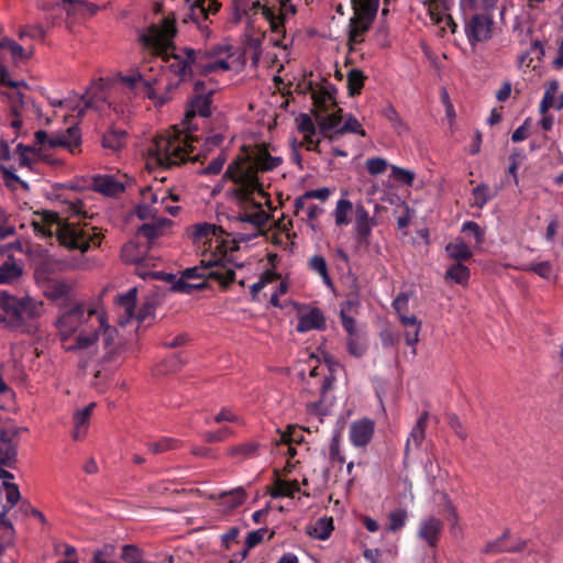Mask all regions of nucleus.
<instances>
[{
	"label": "nucleus",
	"instance_id": "obj_43",
	"mask_svg": "<svg viewBox=\"0 0 563 563\" xmlns=\"http://www.w3.org/2000/svg\"><path fill=\"white\" fill-rule=\"evenodd\" d=\"M356 302L349 301L345 303V306L340 311V318L343 328L349 333V336H358L357 328H356V321L353 317H350L347 314V310H351L353 307H356Z\"/></svg>",
	"mask_w": 563,
	"mask_h": 563
},
{
	"label": "nucleus",
	"instance_id": "obj_33",
	"mask_svg": "<svg viewBox=\"0 0 563 563\" xmlns=\"http://www.w3.org/2000/svg\"><path fill=\"white\" fill-rule=\"evenodd\" d=\"M333 530V520L332 518H320L318 519L313 526L309 528V534L319 540H325L330 537Z\"/></svg>",
	"mask_w": 563,
	"mask_h": 563
},
{
	"label": "nucleus",
	"instance_id": "obj_22",
	"mask_svg": "<svg viewBox=\"0 0 563 563\" xmlns=\"http://www.w3.org/2000/svg\"><path fill=\"white\" fill-rule=\"evenodd\" d=\"M208 279V265L202 264L187 268L179 282L175 285V288L179 291H189L191 288H201L203 282Z\"/></svg>",
	"mask_w": 563,
	"mask_h": 563
},
{
	"label": "nucleus",
	"instance_id": "obj_49",
	"mask_svg": "<svg viewBox=\"0 0 563 563\" xmlns=\"http://www.w3.org/2000/svg\"><path fill=\"white\" fill-rule=\"evenodd\" d=\"M9 97L12 99L11 113L14 117L11 121V125L18 130L22 126V120L20 118V112L23 108L22 93L19 90H14Z\"/></svg>",
	"mask_w": 563,
	"mask_h": 563
},
{
	"label": "nucleus",
	"instance_id": "obj_27",
	"mask_svg": "<svg viewBox=\"0 0 563 563\" xmlns=\"http://www.w3.org/2000/svg\"><path fill=\"white\" fill-rule=\"evenodd\" d=\"M74 289V283L65 279L52 280L46 289L45 296L52 301H65L69 298Z\"/></svg>",
	"mask_w": 563,
	"mask_h": 563
},
{
	"label": "nucleus",
	"instance_id": "obj_11",
	"mask_svg": "<svg viewBox=\"0 0 563 563\" xmlns=\"http://www.w3.org/2000/svg\"><path fill=\"white\" fill-rule=\"evenodd\" d=\"M253 7L260 9L263 18L269 23L272 32L277 35L276 38L272 40L273 45L279 47L286 54L287 46L283 43V40L279 38V35H283V38L285 37V19L288 15L295 14L296 10L294 5L287 0H280L277 5L272 7L255 1Z\"/></svg>",
	"mask_w": 563,
	"mask_h": 563
},
{
	"label": "nucleus",
	"instance_id": "obj_30",
	"mask_svg": "<svg viewBox=\"0 0 563 563\" xmlns=\"http://www.w3.org/2000/svg\"><path fill=\"white\" fill-rule=\"evenodd\" d=\"M448 256L456 261H467L473 256L471 247L461 239H455L445 246Z\"/></svg>",
	"mask_w": 563,
	"mask_h": 563
},
{
	"label": "nucleus",
	"instance_id": "obj_35",
	"mask_svg": "<svg viewBox=\"0 0 563 563\" xmlns=\"http://www.w3.org/2000/svg\"><path fill=\"white\" fill-rule=\"evenodd\" d=\"M126 134L122 130H109L102 139V145L111 151H119L125 144Z\"/></svg>",
	"mask_w": 563,
	"mask_h": 563
},
{
	"label": "nucleus",
	"instance_id": "obj_39",
	"mask_svg": "<svg viewBox=\"0 0 563 563\" xmlns=\"http://www.w3.org/2000/svg\"><path fill=\"white\" fill-rule=\"evenodd\" d=\"M37 3L44 10H51L54 7H59L65 10L67 14L73 13L78 7L84 5V3L78 0H37Z\"/></svg>",
	"mask_w": 563,
	"mask_h": 563
},
{
	"label": "nucleus",
	"instance_id": "obj_38",
	"mask_svg": "<svg viewBox=\"0 0 563 563\" xmlns=\"http://www.w3.org/2000/svg\"><path fill=\"white\" fill-rule=\"evenodd\" d=\"M183 443L180 440L173 438H164L155 442H151L147 445V449L153 454H161L164 452L178 450L181 448Z\"/></svg>",
	"mask_w": 563,
	"mask_h": 563
},
{
	"label": "nucleus",
	"instance_id": "obj_47",
	"mask_svg": "<svg viewBox=\"0 0 563 563\" xmlns=\"http://www.w3.org/2000/svg\"><path fill=\"white\" fill-rule=\"evenodd\" d=\"M473 206L482 209L494 196L487 184H479L472 190Z\"/></svg>",
	"mask_w": 563,
	"mask_h": 563
},
{
	"label": "nucleus",
	"instance_id": "obj_6",
	"mask_svg": "<svg viewBox=\"0 0 563 563\" xmlns=\"http://www.w3.org/2000/svg\"><path fill=\"white\" fill-rule=\"evenodd\" d=\"M353 238L355 242L368 247L372 241L373 230L378 225L376 216H372L365 206L358 201L355 205L347 198V191H342L341 198L336 201L332 217L336 227H347L352 222Z\"/></svg>",
	"mask_w": 563,
	"mask_h": 563
},
{
	"label": "nucleus",
	"instance_id": "obj_60",
	"mask_svg": "<svg viewBox=\"0 0 563 563\" xmlns=\"http://www.w3.org/2000/svg\"><path fill=\"white\" fill-rule=\"evenodd\" d=\"M288 285L285 280L280 279L278 275V279L275 284L271 285L269 288V301L273 306L277 307L279 305V297L287 292Z\"/></svg>",
	"mask_w": 563,
	"mask_h": 563
},
{
	"label": "nucleus",
	"instance_id": "obj_41",
	"mask_svg": "<svg viewBox=\"0 0 563 563\" xmlns=\"http://www.w3.org/2000/svg\"><path fill=\"white\" fill-rule=\"evenodd\" d=\"M210 98L208 96H197L190 103V109L187 112V117L200 115L207 118L210 113Z\"/></svg>",
	"mask_w": 563,
	"mask_h": 563
},
{
	"label": "nucleus",
	"instance_id": "obj_55",
	"mask_svg": "<svg viewBox=\"0 0 563 563\" xmlns=\"http://www.w3.org/2000/svg\"><path fill=\"white\" fill-rule=\"evenodd\" d=\"M121 558L128 563H151L143 559L142 551L135 545H124Z\"/></svg>",
	"mask_w": 563,
	"mask_h": 563
},
{
	"label": "nucleus",
	"instance_id": "obj_23",
	"mask_svg": "<svg viewBox=\"0 0 563 563\" xmlns=\"http://www.w3.org/2000/svg\"><path fill=\"white\" fill-rule=\"evenodd\" d=\"M400 324L404 328V338L406 343L412 347L411 353L417 354L416 345L419 342L420 332L422 329V321L413 313L404 316L399 319Z\"/></svg>",
	"mask_w": 563,
	"mask_h": 563
},
{
	"label": "nucleus",
	"instance_id": "obj_56",
	"mask_svg": "<svg viewBox=\"0 0 563 563\" xmlns=\"http://www.w3.org/2000/svg\"><path fill=\"white\" fill-rule=\"evenodd\" d=\"M266 532H267L266 529H257V530H254V531L250 532L246 536L245 549L242 551V559H245L247 556V554H249V551L252 548H254L257 544H260L264 540V537H265Z\"/></svg>",
	"mask_w": 563,
	"mask_h": 563
},
{
	"label": "nucleus",
	"instance_id": "obj_40",
	"mask_svg": "<svg viewBox=\"0 0 563 563\" xmlns=\"http://www.w3.org/2000/svg\"><path fill=\"white\" fill-rule=\"evenodd\" d=\"M387 518H388L387 530L390 532H397L406 526V522L408 519V511L406 508H397V509L390 511L388 514Z\"/></svg>",
	"mask_w": 563,
	"mask_h": 563
},
{
	"label": "nucleus",
	"instance_id": "obj_12",
	"mask_svg": "<svg viewBox=\"0 0 563 563\" xmlns=\"http://www.w3.org/2000/svg\"><path fill=\"white\" fill-rule=\"evenodd\" d=\"M137 290L135 287L130 288L126 292L117 297V311L120 325L124 327L133 320L140 325L153 313V306L144 303L137 311H135Z\"/></svg>",
	"mask_w": 563,
	"mask_h": 563
},
{
	"label": "nucleus",
	"instance_id": "obj_16",
	"mask_svg": "<svg viewBox=\"0 0 563 563\" xmlns=\"http://www.w3.org/2000/svg\"><path fill=\"white\" fill-rule=\"evenodd\" d=\"M164 190H154L152 187H144L140 191V202L136 207V214L140 219H155L163 214L161 196Z\"/></svg>",
	"mask_w": 563,
	"mask_h": 563
},
{
	"label": "nucleus",
	"instance_id": "obj_37",
	"mask_svg": "<svg viewBox=\"0 0 563 563\" xmlns=\"http://www.w3.org/2000/svg\"><path fill=\"white\" fill-rule=\"evenodd\" d=\"M95 187L98 191L107 195L114 196L123 190V186L114 181L109 176H102L95 179Z\"/></svg>",
	"mask_w": 563,
	"mask_h": 563
},
{
	"label": "nucleus",
	"instance_id": "obj_31",
	"mask_svg": "<svg viewBox=\"0 0 563 563\" xmlns=\"http://www.w3.org/2000/svg\"><path fill=\"white\" fill-rule=\"evenodd\" d=\"M445 279H450L454 282L455 284L465 286L467 285L471 272L468 267L463 265L462 263L457 262L455 264H452L446 271L444 275Z\"/></svg>",
	"mask_w": 563,
	"mask_h": 563
},
{
	"label": "nucleus",
	"instance_id": "obj_10",
	"mask_svg": "<svg viewBox=\"0 0 563 563\" xmlns=\"http://www.w3.org/2000/svg\"><path fill=\"white\" fill-rule=\"evenodd\" d=\"M318 130L324 139L331 142L336 141L344 133L366 136V132L360 121L352 114L343 117L341 108H335L331 114H319Z\"/></svg>",
	"mask_w": 563,
	"mask_h": 563
},
{
	"label": "nucleus",
	"instance_id": "obj_45",
	"mask_svg": "<svg viewBox=\"0 0 563 563\" xmlns=\"http://www.w3.org/2000/svg\"><path fill=\"white\" fill-rule=\"evenodd\" d=\"M384 115L391 123L398 134L408 132L409 128L407 123L400 118L399 113L393 106L389 104L384 109Z\"/></svg>",
	"mask_w": 563,
	"mask_h": 563
},
{
	"label": "nucleus",
	"instance_id": "obj_52",
	"mask_svg": "<svg viewBox=\"0 0 563 563\" xmlns=\"http://www.w3.org/2000/svg\"><path fill=\"white\" fill-rule=\"evenodd\" d=\"M162 194L163 195L161 196V200H164L163 214L169 213L172 216H176L180 208L173 203L179 201V195L174 190H165Z\"/></svg>",
	"mask_w": 563,
	"mask_h": 563
},
{
	"label": "nucleus",
	"instance_id": "obj_54",
	"mask_svg": "<svg viewBox=\"0 0 563 563\" xmlns=\"http://www.w3.org/2000/svg\"><path fill=\"white\" fill-rule=\"evenodd\" d=\"M303 440L301 431L295 427H288L286 431L280 432L276 444H294L300 443Z\"/></svg>",
	"mask_w": 563,
	"mask_h": 563
},
{
	"label": "nucleus",
	"instance_id": "obj_24",
	"mask_svg": "<svg viewBox=\"0 0 563 563\" xmlns=\"http://www.w3.org/2000/svg\"><path fill=\"white\" fill-rule=\"evenodd\" d=\"M145 222L137 229V234L146 238L148 241L163 235L170 227L172 221L159 214L155 219H146Z\"/></svg>",
	"mask_w": 563,
	"mask_h": 563
},
{
	"label": "nucleus",
	"instance_id": "obj_3",
	"mask_svg": "<svg viewBox=\"0 0 563 563\" xmlns=\"http://www.w3.org/2000/svg\"><path fill=\"white\" fill-rule=\"evenodd\" d=\"M282 163V156L273 154L267 145H260L251 152L239 155L229 165L225 176L234 183L233 190L240 200L247 202L255 194L264 199L265 195L258 180V173L274 170Z\"/></svg>",
	"mask_w": 563,
	"mask_h": 563
},
{
	"label": "nucleus",
	"instance_id": "obj_29",
	"mask_svg": "<svg viewBox=\"0 0 563 563\" xmlns=\"http://www.w3.org/2000/svg\"><path fill=\"white\" fill-rule=\"evenodd\" d=\"M246 497L245 490L242 487H236L219 495V506L225 510H232L243 505Z\"/></svg>",
	"mask_w": 563,
	"mask_h": 563
},
{
	"label": "nucleus",
	"instance_id": "obj_64",
	"mask_svg": "<svg viewBox=\"0 0 563 563\" xmlns=\"http://www.w3.org/2000/svg\"><path fill=\"white\" fill-rule=\"evenodd\" d=\"M232 435H233V431L228 427H223L217 431L206 432L203 435V439L208 443H214V442L225 441L227 439L231 438Z\"/></svg>",
	"mask_w": 563,
	"mask_h": 563
},
{
	"label": "nucleus",
	"instance_id": "obj_25",
	"mask_svg": "<svg viewBox=\"0 0 563 563\" xmlns=\"http://www.w3.org/2000/svg\"><path fill=\"white\" fill-rule=\"evenodd\" d=\"M428 419H429L428 411H423L419 416L416 424L412 427V429L407 438L406 446H405L406 453L416 451L421 446V444L426 438V428H427Z\"/></svg>",
	"mask_w": 563,
	"mask_h": 563
},
{
	"label": "nucleus",
	"instance_id": "obj_48",
	"mask_svg": "<svg viewBox=\"0 0 563 563\" xmlns=\"http://www.w3.org/2000/svg\"><path fill=\"white\" fill-rule=\"evenodd\" d=\"M365 76L360 69H351L347 74V89L350 95H358L364 86Z\"/></svg>",
	"mask_w": 563,
	"mask_h": 563
},
{
	"label": "nucleus",
	"instance_id": "obj_8",
	"mask_svg": "<svg viewBox=\"0 0 563 563\" xmlns=\"http://www.w3.org/2000/svg\"><path fill=\"white\" fill-rule=\"evenodd\" d=\"M464 33L472 47L489 41L494 34L493 10L482 8L477 0H460Z\"/></svg>",
	"mask_w": 563,
	"mask_h": 563
},
{
	"label": "nucleus",
	"instance_id": "obj_2",
	"mask_svg": "<svg viewBox=\"0 0 563 563\" xmlns=\"http://www.w3.org/2000/svg\"><path fill=\"white\" fill-rule=\"evenodd\" d=\"M58 336L65 351L93 352L101 338L107 351H111L117 331L108 324L104 310L84 302L75 303L56 320Z\"/></svg>",
	"mask_w": 563,
	"mask_h": 563
},
{
	"label": "nucleus",
	"instance_id": "obj_50",
	"mask_svg": "<svg viewBox=\"0 0 563 563\" xmlns=\"http://www.w3.org/2000/svg\"><path fill=\"white\" fill-rule=\"evenodd\" d=\"M296 124L302 136L317 135V126L309 114L301 113L296 118Z\"/></svg>",
	"mask_w": 563,
	"mask_h": 563
},
{
	"label": "nucleus",
	"instance_id": "obj_9",
	"mask_svg": "<svg viewBox=\"0 0 563 563\" xmlns=\"http://www.w3.org/2000/svg\"><path fill=\"white\" fill-rule=\"evenodd\" d=\"M269 219L268 213L262 209V203L253 201L252 206L245 207L230 219V228L241 241H249L256 238L263 231Z\"/></svg>",
	"mask_w": 563,
	"mask_h": 563
},
{
	"label": "nucleus",
	"instance_id": "obj_7",
	"mask_svg": "<svg viewBox=\"0 0 563 563\" xmlns=\"http://www.w3.org/2000/svg\"><path fill=\"white\" fill-rule=\"evenodd\" d=\"M43 313V302L0 292V328L23 330L30 320Z\"/></svg>",
	"mask_w": 563,
	"mask_h": 563
},
{
	"label": "nucleus",
	"instance_id": "obj_36",
	"mask_svg": "<svg viewBox=\"0 0 563 563\" xmlns=\"http://www.w3.org/2000/svg\"><path fill=\"white\" fill-rule=\"evenodd\" d=\"M1 48H5L10 52L14 63L29 59L32 55L31 52H26L20 44L8 37L0 41V49Z\"/></svg>",
	"mask_w": 563,
	"mask_h": 563
},
{
	"label": "nucleus",
	"instance_id": "obj_63",
	"mask_svg": "<svg viewBox=\"0 0 563 563\" xmlns=\"http://www.w3.org/2000/svg\"><path fill=\"white\" fill-rule=\"evenodd\" d=\"M114 547L106 544L101 549L93 552L92 563H113Z\"/></svg>",
	"mask_w": 563,
	"mask_h": 563
},
{
	"label": "nucleus",
	"instance_id": "obj_17",
	"mask_svg": "<svg viewBox=\"0 0 563 563\" xmlns=\"http://www.w3.org/2000/svg\"><path fill=\"white\" fill-rule=\"evenodd\" d=\"M225 255L227 252L214 251L201 260V264L208 265V279H214L223 286L232 283L235 277L234 271L223 264Z\"/></svg>",
	"mask_w": 563,
	"mask_h": 563
},
{
	"label": "nucleus",
	"instance_id": "obj_13",
	"mask_svg": "<svg viewBox=\"0 0 563 563\" xmlns=\"http://www.w3.org/2000/svg\"><path fill=\"white\" fill-rule=\"evenodd\" d=\"M195 242L203 249L202 257L214 251L228 252V243L223 238V231L220 227L209 223H199L192 227Z\"/></svg>",
	"mask_w": 563,
	"mask_h": 563
},
{
	"label": "nucleus",
	"instance_id": "obj_14",
	"mask_svg": "<svg viewBox=\"0 0 563 563\" xmlns=\"http://www.w3.org/2000/svg\"><path fill=\"white\" fill-rule=\"evenodd\" d=\"M310 90L313 103L312 113L318 124L319 114H331L335 108H339L335 99L336 90L329 82L311 86Z\"/></svg>",
	"mask_w": 563,
	"mask_h": 563
},
{
	"label": "nucleus",
	"instance_id": "obj_59",
	"mask_svg": "<svg viewBox=\"0 0 563 563\" xmlns=\"http://www.w3.org/2000/svg\"><path fill=\"white\" fill-rule=\"evenodd\" d=\"M525 269L533 272L544 279H551L554 276L553 267L548 261L530 264Z\"/></svg>",
	"mask_w": 563,
	"mask_h": 563
},
{
	"label": "nucleus",
	"instance_id": "obj_18",
	"mask_svg": "<svg viewBox=\"0 0 563 563\" xmlns=\"http://www.w3.org/2000/svg\"><path fill=\"white\" fill-rule=\"evenodd\" d=\"M374 431L375 422L369 418H362L351 423L349 438L354 446L364 448L372 441Z\"/></svg>",
	"mask_w": 563,
	"mask_h": 563
},
{
	"label": "nucleus",
	"instance_id": "obj_15",
	"mask_svg": "<svg viewBox=\"0 0 563 563\" xmlns=\"http://www.w3.org/2000/svg\"><path fill=\"white\" fill-rule=\"evenodd\" d=\"M27 428L11 426L0 431V464L7 467H14L18 456V444L15 440L21 432Z\"/></svg>",
	"mask_w": 563,
	"mask_h": 563
},
{
	"label": "nucleus",
	"instance_id": "obj_44",
	"mask_svg": "<svg viewBox=\"0 0 563 563\" xmlns=\"http://www.w3.org/2000/svg\"><path fill=\"white\" fill-rule=\"evenodd\" d=\"M277 279L278 275L273 271H266L263 273L260 279L251 286V294L253 295V298H257L258 294L263 289L267 287L271 288V285L275 284Z\"/></svg>",
	"mask_w": 563,
	"mask_h": 563
},
{
	"label": "nucleus",
	"instance_id": "obj_62",
	"mask_svg": "<svg viewBox=\"0 0 563 563\" xmlns=\"http://www.w3.org/2000/svg\"><path fill=\"white\" fill-rule=\"evenodd\" d=\"M393 308L395 309L398 319L404 316L411 314L409 310V296L405 292L399 294L393 301Z\"/></svg>",
	"mask_w": 563,
	"mask_h": 563
},
{
	"label": "nucleus",
	"instance_id": "obj_32",
	"mask_svg": "<svg viewBox=\"0 0 563 563\" xmlns=\"http://www.w3.org/2000/svg\"><path fill=\"white\" fill-rule=\"evenodd\" d=\"M258 454V444L256 442H245L234 445L228 450V455L236 457L240 461L252 459Z\"/></svg>",
	"mask_w": 563,
	"mask_h": 563
},
{
	"label": "nucleus",
	"instance_id": "obj_53",
	"mask_svg": "<svg viewBox=\"0 0 563 563\" xmlns=\"http://www.w3.org/2000/svg\"><path fill=\"white\" fill-rule=\"evenodd\" d=\"M445 509L448 514L446 518L450 523L451 533L454 536L462 533L463 528L460 523V516L457 514L455 506L451 501H448L445 505Z\"/></svg>",
	"mask_w": 563,
	"mask_h": 563
},
{
	"label": "nucleus",
	"instance_id": "obj_21",
	"mask_svg": "<svg viewBox=\"0 0 563 563\" xmlns=\"http://www.w3.org/2000/svg\"><path fill=\"white\" fill-rule=\"evenodd\" d=\"M81 136L76 124L68 126L64 132H52L51 147H65L71 154L80 152Z\"/></svg>",
	"mask_w": 563,
	"mask_h": 563
},
{
	"label": "nucleus",
	"instance_id": "obj_26",
	"mask_svg": "<svg viewBox=\"0 0 563 563\" xmlns=\"http://www.w3.org/2000/svg\"><path fill=\"white\" fill-rule=\"evenodd\" d=\"M325 327L323 313L318 308H312L299 316L297 325L298 332H308L310 330H321Z\"/></svg>",
	"mask_w": 563,
	"mask_h": 563
},
{
	"label": "nucleus",
	"instance_id": "obj_51",
	"mask_svg": "<svg viewBox=\"0 0 563 563\" xmlns=\"http://www.w3.org/2000/svg\"><path fill=\"white\" fill-rule=\"evenodd\" d=\"M558 81H550L540 103V112L545 113L550 108L554 107V100L558 93Z\"/></svg>",
	"mask_w": 563,
	"mask_h": 563
},
{
	"label": "nucleus",
	"instance_id": "obj_58",
	"mask_svg": "<svg viewBox=\"0 0 563 563\" xmlns=\"http://www.w3.org/2000/svg\"><path fill=\"white\" fill-rule=\"evenodd\" d=\"M365 167L371 175L377 176L384 174L387 170L388 163L385 158L382 157H371L366 159Z\"/></svg>",
	"mask_w": 563,
	"mask_h": 563
},
{
	"label": "nucleus",
	"instance_id": "obj_4",
	"mask_svg": "<svg viewBox=\"0 0 563 563\" xmlns=\"http://www.w3.org/2000/svg\"><path fill=\"white\" fill-rule=\"evenodd\" d=\"M32 225L37 234L56 236L60 246L81 255L101 244L102 234L96 227L66 222L54 211L36 212Z\"/></svg>",
	"mask_w": 563,
	"mask_h": 563
},
{
	"label": "nucleus",
	"instance_id": "obj_46",
	"mask_svg": "<svg viewBox=\"0 0 563 563\" xmlns=\"http://www.w3.org/2000/svg\"><path fill=\"white\" fill-rule=\"evenodd\" d=\"M309 268L313 272H316L317 274L320 275V277L322 278L323 283L327 284V285H331V278H330V275H329V272H328V265H327V262L324 260L323 256L321 255H313L310 260H309Z\"/></svg>",
	"mask_w": 563,
	"mask_h": 563
},
{
	"label": "nucleus",
	"instance_id": "obj_34",
	"mask_svg": "<svg viewBox=\"0 0 563 563\" xmlns=\"http://www.w3.org/2000/svg\"><path fill=\"white\" fill-rule=\"evenodd\" d=\"M299 484L297 481H284L277 479L274 484V488L271 495L275 498L277 497H294V495L299 492Z\"/></svg>",
	"mask_w": 563,
	"mask_h": 563
},
{
	"label": "nucleus",
	"instance_id": "obj_28",
	"mask_svg": "<svg viewBox=\"0 0 563 563\" xmlns=\"http://www.w3.org/2000/svg\"><path fill=\"white\" fill-rule=\"evenodd\" d=\"M95 404H90L74 415L73 438L76 441L85 439L89 429V421Z\"/></svg>",
	"mask_w": 563,
	"mask_h": 563
},
{
	"label": "nucleus",
	"instance_id": "obj_19",
	"mask_svg": "<svg viewBox=\"0 0 563 563\" xmlns=\"http://www.w3.org/2000/svg\"><path fill=\"white\" fill-rule=\"evenodd\" d=\"M375 14L376 12L362 10L360 5H356L354 16L350 22V42L356 44L363 41V36L368 31Z\"/></svg>",
	"mask_w": 563,
	"mask_h": 563
},
{
	"label": "nucleus",
	"instance_id": "obj_61",
	"mask_svg": "<svg viewBox=\"0 0 563 563\" xmlns=\"http://www.w3.org/2000/svg\"><path fill=\"white\" fill-rule=\"evenodd\" d=\"M122 258L128 263L140 264L143 258L135 243L129 242L122 247Z\"/></svg>",
	"mask_w": 563,
	"mask_h": 563
},
{
	"label": "nucleus",
	"instance_id": "obj_5",
	"mask_svg": "<svg viewBox=\"0 0 563 563\" xmlns=\"http://www.w3.org/2000/svg\"><path fill=\"white\" fill-rule=\"evenodd\" d=\"M200 145V140L176 129L156 135L146 150L147 165L167 168L185 161H198Z\"/></svg>",
	"mask_w": 563,
	"mask_h": 563
},
{
	"label": "nucleus",
	"instance_id": "obj_57",
	"mask_svg": "<svg viewBox=\"0 0 563 563\" xmlns=\"http://www.w3.org/2000/svg\"><path fill=\"white\" fill-rule=\"evenodd\" d=\"M20 275H21V268L12 260L5 261L0 266V278L3 282H8V280H11V279H14V278L19 277Z\"/></svg>",
	"mask_w": 563,
	"mask_h": 563
},
{
	"label": "nucleus",
	"instance_id": "obj_1",
	"mask_svg": "<svg viewBox=\"0 0 563 563\" xmlns=\"http://www.w3.org/2000/svg\"><path fill=\"white\" fill-rule=\"evenodd\" d=\"M175 34V19L165 18L161 23L148 26L140 35V41L146 52L161 57L181 81L191 80L196 75H220L244 65V57L229 44L198 52L188 47L177 48L172 45Z\"/></svg>",
	"mask_w": 563,
	"mask_h": 563
},
{
	"label": "nucleus",
	"instance_id": "obj_20",
	"mask_svg": "<svg viewBox=\"0 0 563 563\" xmlns=\"http://www.w3.org/2000/svg\"><path fill=\"white\" fill-rule=\"evenodd\" d=\"M443 530V521L434 516L422 518L418 527V537L429 547L435 548Z\"/></svg>",
	"mask_w": 563,
	"mask_h": 563
},
{
	"label": "nucleus",
	"instance_id": "obj_42",
	"mask_svg": "<svg viewBox=\"0 0 563 563\" xmlns=\"http://www.w3.org/2000/svg\"><path fill=\"white\" fill-rule=\"evenodd\" d=\"M235 423V424H243V419L241 416H239L236 412L232 411L229 408H222L218 413H216L212 418H207L206 423Z\"/></svg>",
	"mask_w": 563,
	"mask_h": 563
}]
</instances>
